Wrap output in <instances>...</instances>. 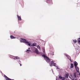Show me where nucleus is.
<instances>
[{"label": "nucleus", "mask_w": 80, "mask_h": 80, "mask_svg": "<svg viewBox=\"0 0 80 80\" xmlns=\"http://www.w3.org/2000/svg\"><path fill=\"white\" fill-rule=\"evenodd\" d=\"M59 78H60V79H61L62 80H65V77H62L61 75H59Z\"/></svg>", "instance_id": "nucleus-7"}, {"label": "nucleus", "mask_w": 80, "mask_h": 80, "mask_svg": "<svg viewBox=\"0 0 80 80\" xmlns=\"http://www.w3.org/2000/svg\"><path fill=\"white\" fill-rule=\"evenodd\" d=\"M73 67H74V66L73 65V63H71L70 68H73Z\"/></svg>", "instance_id": "nucleus-13"}, {"label": "nucleus", "mask_w": 80, "mask_h": 80, "mask_svg": "<svg viewBox=\"0 0 80 80\" xmlns=\"http://www.w3.org/2000/svg\"><path fill=\"white\" fill-rule=\"evenodd\" d=\"M10 38L11 39H14V38H16L14 37L13 35H11L10 36Z\"/></svg>", "instance_id": "nucleus-11"}, {"label": "nucleus", "mask_w": 80, "mask_h": 80, "mask_svg": "<svg viewBox=\"0 0 80 80\" xmlns=\"http://www.w3.org/2000/svg\"><path fill=\"white\" fill-rule=\"evenodd\" d=\"M9 80H14V79H10Z\"/></svg>", "instance_id": "nucleus-27"}, {"label": "nucleus", "mask_w": 80, "mask_h": 80, "mask_svg": "<svg viewBox=\"0 0 80 80\" xmlns=\"http://www.w3.org/2000/svg\"><path fill=\"white\" fill-rule=\"evenodd\" d=\"M9 57L10 58H11L12 59H14V56H13L11 55H9Z\"/></svg>", "instance_id": "nucleus-12"}, {"label": "nucleus", "mask_w": 80, "mask_h": 80, "mask_svg": "<svg viewBox=\"0 0 80 80\" xmlns=\"http://www.w3.org/2000/svg\"><path fill=\"white\" fill-rule=\"evenodd\" d=\"M36 45H37L36 43H32V45H31V46H33V47H35V46H36Z\"/></svg>", "instance_id": "nucleus-18"}, {"label": "nucleus", "mask_w": 80, "mask_h": 80, "mask_svg": "<svg viewBox=\"0 0 80 80\" xmlns=\"http://www.w3.org/2000/svg\"><path fill=\"white\" fill-rule=\"evenodd\" d=\"M78 48H76V50H79V48H80V47H79V46H78Z\"/></svg>", "instance_id": "nucleus-21"}, {"label": "nucleus", "mask_w": 80, "mask_h": 80, "mask_svg": "<svg viewBox=\"0 0 80 80\" xmlns=\"http://www.w3.org/2000/svg\"><path fill=\"white\" fill-rule=\"evenodd\" d=\"M30 48H28V50H30Z\"/></svg>", "instance_id": "nucleus-24"}, {"label": "nucleus", "mask_w": 80, "mask_h": 80, "mask_svg": "<svg viewBox=\"0 0 80 80\" xmlns=\"http://www.w3.org/2000/svg\"><path fill=\"white\" fill-rule=\"evenodd\" d=\"M72 80H77V79H73Z\"/></svg>", "instance_id": "nucleus-26"}, {"label": "nucleus", "mask_w": 80, "mask_h": 80, "mask_svg": "<svg viewBox=\"0 0 80 80\" xmlns=\"http://www.w3.org/2000/svg\"><path fill=\"white\" fill-rule=\"evenodd\" d=\"M20 59V58L18 56H14V60H18Z\"/></svg>", "instance_id": "nucleus-10"}, {"label": "nucleus", "mask_w": 80, "mask_h": 80, "mask_svg": "<svg viewBox=\"0 0 80 80\" xmlns=\"http://www.w3.org/2000/svg\"><path fill=\"white\" fill-rule=\"evenodd\" d=\"M56 80H57V79H56Z\"/></svg>", "instance_id": "nucleus-31"}, {"label": "nucleus", "mask_w": 80, "mask_h": 80, "mask_svg": "<svg viewBox=\"0 0 80 80\" xmlns=\"http://www.w3.org/2000/svg\"><path fill=\"white\" fill-rule=\"evenodd\" d=\"M21 40H20V42L21 43H25L28 44V46H31V44L29 43V42L28 41V40L23 38H21Z\"/></svg>", "instance_id": "nucleus-2"}, {"label": "nucleus", "mask_w": 80, "mask_h": 80, "mask_svg": "<svg viewBox=\"0 0 80 80\" xmlns=\"http://www.w3.org/2000/svg\"><path fill=\"white\" fill-rule=\"evenodd\" d=\"M4 77L5 78H6L5 79L6 80H10V78H8V77H7V76H6V75H5V74L4 75Z\"/></svg>", "instance_id": "nucleus-9"}, {"label": "nucleus", "mask_w": 80, "mask_h": 80, "mask_svg": "<svg viewBox=\"0 0 80 80\" xmlns=\"http://www.w3.org/2000/svg\"><path fill=\"white\" fill-rule=\"evenodd\" d=\"M74 65L75 69L76 70V71L78 73H79V68L78 67V63L76 61H74Z\"/></svg>", "instance_id": "nucleus-3"}, {"label": "nucleus", "mask_w": 80, "mask_h": 80, "mask_svg": "<svg viewBox=\"0 0 80 80\" xmlns=\"http://www.w3.org/2000/svg\"><path fill=\"white\" fill-rule=\"evenodd\" d=\"M19 64H20V66H22V64H21V63H19Z\"/></svg>", "instance_id": "nucleus-23"}, {"label": "nucleus", "mask_w": 80, "mask_h": 80, "mask_svg": "<svg viewBox=\"0 0 80 80\" xmlns=\"http://www.w3.org/2000/svg\"><path fill=\"white\" fill-rule=\"evenodd\" d=\"M1 72L2 73V71H1Z\"/></svg>", "instance_id": "nucleus-30"}, {"label": "nucleus", "mask_w": 80, "mask_h": 80, "mask_svg": "<svg viewBox=\"0 0 80 80\" xmlns=\"http://www.w3.org/2000/svg\"><path fill=\"white\" fill-rule=\"evenodd\" d=\"M43 53L42 54V57L44 58V59H45V60H46V62H47V63H49L50 67H52L53 66H54L55 67H57V69H60V68H58V66H56V65H55V63L53 62V60H52V59H50L47 56V55L45 53V48H44L43 50Z\"/></svg>", "instance_id": "nucleus-1"}, {"label": "nucleus", "mask_w": 80, "mask_h": 80, "mask_svg": "<svg viewBox=\"0 0 80 80\" xmlns=\"http://www.w3.org/2000/svg\"><path fill=\"white\" fill-rule=\"evenodd\" d=\"M52 72H53V70L52 69Z\"/></svg>", "instance_id": "nucleus-28"}, {"label": "nucleus", "mask_w": 80, "mask_h": 80, "mask_svg": "<svg viewBox=\"0 0 80 80\" xmlns=\"http://www.w3.org/2000/svg\"><path fill=\"white\" fill-rule=\"evenodd\" d=\"M78 43H80V38H79L78 39Z\"/></svg>", "instance_id": "nucleus-17"}, {"label": "nucleus", "mask_w": 80, "mask_h": 80, "mask_svg": "<svg viewBox=\"0 0 80 80\" xmlns=\"http://www.w3.org/2000/svg\"><path fill=\"white\" fill-rule=\"evenodd\" d=\"M18 20V21H22V18H21V17L18 15L17 16Z\"/></svg>", "instance_id": "nucleus-8"}, {"label": "nucleus", "mask_w": 80, "mask_h": 80, "mask_svg": "<svg viewBox=\"0 0 80 80\" xmlns=\"http://www.w3.org/2000/svg\"><path fill=\"white\" fill-rule=\"evenodd\" d=\"M77 75V72H74L73 74H71L70 75V77H72V78H73V77H76Z\"/></svg>", "instance_id": "nucleus-6"}, {"label": "nucleus", "mask_w": 80, "mask_h": 80, "mask_svg": "<svg viewBox=\"0 0 80 80\" xmlns=\"http://www.w3.org/2000/svg\"><path fill=\"white\" fill-rule=\"evenodd\" d=\"M37 47L38 48V49L40 50V46H39V45H38L37 46Z\"/></svg>", "instance_id": "nucleus-22"}, {"label": "nucleus", "mask_w": 80, "mask_h": 80, "mask_svg": "<svg viewBox=\"0 0 80 80\" xmlns=\"http://www.w3.org/2000/svg\"><path fill=\"white\" fill-rule=\"evenodd\" d=\"M64 55H65V56L67 57V58H68L69 59V60H70L71 62H72V60L71 59V57H70V56H69L68 54H67L66 53L64 54Z\"/></svg>", "instance_id": "nucleus-4"}, {"label": "nucleus", "mask_w": 80, "mask_h": 80, "mask_svg": "<svg viewBox=\"0 0 80 80\" xmlns=\"http://www.w3.org/2000/svg\"><path fill=\"white\" fill-rule=\"evenodd\" d=\"M34 52H35V53H37V54H38V49H36L35 50Z\"/></svg>", "instance_id": "nucleus-14"}, {"label": "nucleus", "mask_w": 80, "mask_h": 80, "mask_svg": "<svg viewBox=\"0 0 80 80\" xmlns=\"http://www.w3.org/2000/svg\"><path fill=\"white\" fill-rule=\"evenodd\" d=\"M46 2L49 4H52V0H46Z\"/></svg>", "instance_id": "nucleus-5"}, {"label": "nucleus", "mask_w": 80, "mask_h": 80, "mask_svg": "<svg viewBox=\"0 0 80 80\" xmlns=\"http://www.w3.org/2000/svg\"><path fill=\"white\" fill-rule=\"evenodd\" d=\"M69 78H71L70 77H69Z\"/></svg>", "instance_id": "nucleus-29"}, {"label": "nucleus", "mask_w": 80, "mask_h": 80, "mask_svg": "<svg viewBox=\"0 0 80 80\" xmlns=\"http://www.w3.org/2000/svg\"><path fill=\"white\" fill-rule=\"evenodd\" d=\"M26 52L27 53H29L30 52H31V50L27 49V50L26 51Z\"/></svg>", "instance_id": "nucleus-15"}, {"label": "nucleus", "mask_w": 80, "mask_h": 80, "mask_svg": "<svg viewBox=\"0 0 80 80\" xmlns=\"http://www.w3.org/2000/svg\"><path fill=\"white\" fill-rule=\"evenodd\" d=\"M17 62L19 63H21V61H20V59L18 60Z\"/></svg>", "instance_id": "nucleus-20"}, {"label": "nucleus", "mask_w": 80, "mask_h": 80, "mask_svg": "<svg viewBox=\"0 0 80 80\" xmlns=\"http://www.w3.org/2000/svg\"><path fill=\"white\" fill-rule=\"evenodd\" d=\"M72 42H74V43H76V42H77V40H72Z\"/></svg>", "instance_id": "nucleus-19"}, {"label": "nucleus", "mask_w": 80, "mask_h": 80, "mask_svg": "<svg viewBox=\"0 0 80 80\" xmlns=\"http://www.w3.org/2000/svg\"><path fill=\"white\" fill-rule=\"evenodd\" d=\"M64 77L66 78H68V74H66V75L64 76Z\"/></svg>", "instance_id": "nucleus-16"}, {"label": "nucleus", "mask_w": 80, "mask_h": 80, "mask_svg": "<svg viewBox=\"0 0 80 80\" xmlns=\"http://www.w3.org/2000/svg\"><path fill=\"white\" fill-rule=\"evenodd\" d=\"M79 73V75L80 77V72H78Z\"/></svg>", "instance_id": "nucleus-25"}]
</instances>
